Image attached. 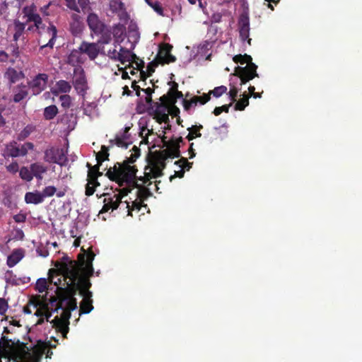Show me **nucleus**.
<instances>
[{
    "label": "nucleus",
    "instance_id": "obj_1",
    "mask_svg": "<svg viewBox=\"0 0 362 362\" xmlns=\"http://www.w3.org/2000/svg\"><path fill=\"white\" fill-rule=\"evenodd\" d=\"M140 155V148L134 146L129 157H127L122 163H116L113 167H110L107 170L106 176L110 180L117 182L119 187L122 188L119 190L118 194H114L113 197L104 194V196H108V197L104 199V205L100 211V214L106 213L110 209L113 211L119 209L120 210H127V216H132L129 202L127 201L122 202V199L131 192L137 185L135 179L138 170L136 166L133 164Z\"/></svg>",
    "mask_w": 362,
    "mask_h": 362
},
{
    "label": "nucleus",
    "instance_id": "obj_63",
    "mask_svg": "<svg viewBox=\"0 0 362 362\" xmlns=\"http://www.w3.org/2000/svg\"><path fill=\"white\" fill-rule=\"evenodd\" d=\"M37 28V33L40 37H42L44 33H46V28H47L45 23L42 22V19L41 18V25Z\"/></svg>",
    "mask_w": 362,
    "mask_h": 362
},
{
    "label": "nucleus",
    "instance_id": "obj_42",
    "mask_svg": "<svg viewBox=\"0 0 362 362\" xmlns=\"http://www.w3.org/2000/svg\"><path fill=\"white\" fill-rule=\"evenodd\" d=\"M175 165H178L180 168H182L184 170L185 169L187 170H189V169L192 166V163H190L187 160L186 158H181L175 162Z\"/></svg>",
    "mask_w": 362,
    "mask_h": 362
},
{
    "label": "nucleus",
    "instance_id": "obj_24",
    "mask_svg": "<svg viewBox=\"0 0 362 362\" xmlns=\"http://www.w3.org/2000/svg\"><path fill=\"white\" fill-rule=\"evenodd\" d=\"M30 168L32 171L33 177H35L37 180H40L42 179V175L47 171V167L44 164L38 162L32 163L30 165Z\"/></svg>",
    "mask_w": 362,
    "mask_h": 362
},
{
    "label": "nucleus",
    "instance_id": "obj_29",
    "mask_svg": "<svg viewBox=\"0 0 362 362\" xmlns=\"http://www.w3.org/2000/svg\"><path fill=\"white\" fill-rule=\"evenodd\" d=\"M81 54L83 52H81L79 48L78 49H73L68 56V63L75 66L76 64L81 62Z\"/></svg>",
    "mask_w": 362,
    "mask_h": 362
},
{
    "label": "nucleus",
    "instance_id": "obj_48",
    "mask_svg": "<svg viewBox=\"0 0 362 362\" xmlns=\"http://www.w3.org/2000/svg\"><path fill=\"white\" fill-rule=\"evenodd\" d=\"M31 133V127L27 126L25 127L18 135V140L19 141H23L27 137L29 136V135Z\"/></svg>",
    "mask_w": 362,
    "mask_h": 362
},
{
    "label": "nucleus",
    "instance_id": "obj_22",
    "mask_svg": "<svg viewBox=\"0 0 362 362\" xmlns=\"http://www.w3.org/2000/svg\"><path fill=\"white\" fill-rule=\"evenodd\" d=\"M139 178V177L136 175L135 182L137 185L134 188H137L136 199L144 202V200L152 195V193L148 188L143 186V183L141 185L138 184L137 181H140Z\"/></svg>",
    "mask_w": 362,
    "mask_h": 362
},
{
    "label": "nucleus",
    "instance_id": "obj_49",
    "mask_svg": "<svg viewBox=\"0 0 362 362\" xmlns=\"http://www.w3.org/2000/svg\"><path fill=\"white\" fill-rule=\"evenodd\" d=\"M56 162H53V163H57L60 165H63L65 164L66 161L67 160V158L64 153V151L62 149H59V153L56 156Z\"/></svg>",
    "mask_w": 362,
    "mask_h": 362
},
{
    "label": "nucleus",
    "instance_id": "obj_19",
    "mask_svg": "<svg viewBox=\"0 0 362 362\" xmlns=\"http://www.w3.org/2000/svg\"><path fill=\"white\" fill-rule=\"evenodd\" d=\"M45 34L48 35L50 37L48 42L40 46V49L43 50L45 48H49L52 49L56 42L57 36V30L55 25L52 23H49V26L46 28Z\"/></svg>",
    "mask_w": 362,
    "mask_h": 362
},
{
    "label": "nucleus",
    "instance_id": "obj_31",
    "mask_svg": "<svg viewBox=\"0 0 362 362\" xmlns=\"http://www.w3.org/2000/svg\"><path fill=\"white\" fill-rule=\"evenodd\" d=\"M6 76L11 83H14L24 77L23 72L18 71L14 69H9L6 72Z\"/></svg>",
    "mask_w": 362,
    "mask_h": 362
},
{
    "label": "nucleus",
    "instance_id": "obj_12",
    "mask_svg": "<svg viewBox=\"0 0 362 362\" xmlns=\"http://www.w3.org/2000/svg\"><path fill=\"white\" fill-rule=\"evenodd\" d=\"M110 10L112 13L117 14L119 19L127 23L129 19L124 4L121 0H110L109 3Z\"/></svg>",
    "mask_w": 362,
    "mask_h": 362
},
{
    "label": "nucleus",
    "instance_id": "obj_10",
    "mask_svg": "<svg viewBox=\"0 0 362 362\" xmlns=\"http://www.w3.org/2000/svg\"><path fill=\"white\" fill-rule=\"evenodd\" d=\"M52 339L54 341V344H52L50 341H43L42 340L37 341L36 345L34 347L33 351L39 356L41 357L43 354L46 355V358H51L53 354L52 351L49 349H54L57 347L58 344V339L55 337H52Z\"/></svg>",
    "mask_w": 362,
    "mask_h": 362
},
{
    "label": "nucleus",
    "instance_id": "obj_20",
    "mask_svg": "<svg viewBox=\"0 0 362 362\" xmlns=\"http://www.w3.org/2000/svg\"><path fill=\"white\" fill-rule=\"evenodd\" d=\"M139 59V57L134 54L131 52L128 49L120 47L119 54L117 56V61L120 62L122 64L127 62L131 63V61Z\"/></svg>",
    "mask_w": 362,
    "mask_h": 362
},
{
    "label": "nucleus",
    "instance_id": "obj_30",
    "mask_svg": "<svg viewBox=\"0 0 362 362\" xmlns=\"http://www.w3.org/2000/svg\"><path fill=\"white\" fill-rule=\"evenodd\" d=\"M59 148H55L54 147L47 148L45 151L44 159L45 161L50 163H53V162H56L57 161L56 156H57V154H59Z\"/></svg>",
    "mask_w": 362,
    "mask_h": 362
},
{
    "label": "nucleus",
    "instance_id": "obj_39",
    "mask_svg": "<svg viewBox=\"0 0 362 362\" xmlns=\"http://www.w3.org/2000/svg\"><path fill=\"white\" fill-rule=\"evenodd\" d=\"M243 95V98L238 100L235 105V110H244L245 108L249 105L250 96L247 95L246 93H244Z\"/></svg>",
    "mask_w": 362,
    "mask_h": 362
},
{
    "label": "nucleus",
    "instance_id": "obj_33",
    "mask_svg": "<svg viewBox=\"0 0 362 362\" xmlns=\"http://www.w3.org/2000/svg\"><path fill=\"white\" fill-rule=\"evenodd\" d=\"M58 113V108L54 105L46 107L44 110L43 116L46 120L54 119Z\"/></svg>",
    "mask_w": 362,
    "mask_h": 362
},
{
    "label": "nucleus",
    "instance_id": "obj_26",
    "mask_svg": "<svg viewBox=\"0 0 362 362\" xmlns=\"http://www.w3.org/2000/svg\"><path fill=\"white\" fill-rule=\"evenodd\" d=\"M24 257L23 250H14L7 258V265L9 267H14Z\"/></svg>",
    "mask_w": 362,
    "mask_h": 362
},
{
    "label": "nucleus",
    "instance_id": "obj_8",
    "mask_svg": "<svg viewBox=\"0 0 362 362\" xmlns=\"http://www.w3.org/2000/svg\"><path fill=\"white\" fill-rule=\"evenodd\" d=\"M73 86L79 95H86L88 86L84 69L81 66H76L74 69Z\"/></svg>",
    "mask_w": 362,
    "mask_h": 362
},
{
    "label": "nucleus",
    "instance_id": "obj_7",
    "mask_svg": "<svg viewBox=\"0 0 362 362\" xmlns=\"http://www.w3.org/2000/svg\"><path fill=\"white\" fill-rule=\"evenodd\" d=\"M34 144L31 142H25L23 144L12 141L6 144L2 156L4 158H17L25 156L29 150H33Z\"/></svg>",
    "mask_w": 362,
    "mask_h": 362
},
{
    "label": "nucleus",
    "instance_id": "obj_23",
    "mask_svg": "<svg viewBox=\"0 0 362 362\" xmlns=\"http://www.w3.org/2000/svg\"><path fill=\"white\" fill-rule=\"evenodd\" d=\"M43 201V195L39 191L29 192L25 194V202L27 204H39Z\"/></svg>",
    "mask_w": 362,
    "mask_h": 362
},
{
    "label": "nucleus",
    "instance_id": "obj_16",
    "mask_svg": "<svg viewBox=\"0 0 362 362\" xmlns=\"http://www.w3.org/2000/svg\"><path fill=\"white\" fill-rule=\"evenodd\" d=\"M87 23L90 30L95 35L103 33L107 25L99 18L95 13H90L87 17Z\"/></svg>",
    "mask_w": 362,
    "mask_h": 362
},
{
    "label": "nucleus",
    "instance_id": "obj_50",
    "mask_svg": "<svg viewBox=\"0 0 362 362\" xmlns=\"http://www.w3.org/2000/svg\"><path fill=\"white\" fill-rule=\"evenodd\" d=\"M159 100V103H163V105H166L168 107L169 104H173L172 95H170L168 92L167 94L162 95Z\"/></svg>",
    "mask_w": 362,
    "mask_h": 362
},
{
    "label": "nucleus",
    "instance_id": "obj_47",
    "mask_svg": "<svg viewBox=\"0 0 362 362\" xmlns=\"http://www.w3.org/2000/svg\"><path fill=\"white\" fill-rule=\"evenodd\" d=\"M232 105V103H229L228 105H224L221 107H216L213 111V113L216 116H218L221 115L223 112L228 113L229 111V107Z\"/></svg>",
    "mask_w": 362,
    "mask_h": 362
},
{
    "label": "nucleus",
    "instance_id": "obj_61",
    "mask_svg": "<svg viewBox=\"0 0 362 362\" xmlns=\"http://www.w3.org/2000/svg\"><path fill=\"white\" fill-rule=\"evenodd\" d=\"M184 175H185V170L182 168H181L178 171H175V174L170 175V177L169 178L170 181L172 182L173 180L175 179V177L182 178L184 177Z\"/></svg>",
    "mask_w": 362,
    "mask_h": 362
},
{
    "label": "nucleus",
    "instance_id": "obj_34",
    "mask_svg": "<svg viewBox=\"0 0 362 362\" xmlns=\"http://www.w3.org/2000/svg\"><path fill=\"white\" fill-rule=\"evenodd\" d=\"M57 92L68 93L71 90V84L65 80H59L56 83Z\"/></svg>",
    "mask_w": 362,
    "mask_h": 362
},
{
    "label": "nucleus",
    "instance_id": "obj_38",
    "mask_svg": "<svg viewBox=\"0 0 362 362\" xmlns=\"http://www.w3.org/2000/svg\"><path fill=\"white\" fill-rule=\"evenodd\" d=\"M20 177L27 182H30L33 179V175L30 168L23 166L19 170Z\"/></svg>",
    "mask_w": 362,
    "mask_h": 362
},
{
    "label": "nucleus",
    "instance_id": "obj_15",
    "mask_svg": "<svg viewBox=\"0 0 362 362\" xmlns=\"http://www.w3.org/2000/svg\"><path fill=\"white\" fill-rule=\"evenodd\" d=\"M22 13L23 14V19H25V23L30 22H35L40 24L41 17L37 12V8L34 4L25 6L22 8Z\"/></svg>",
    "mask_w": 362,
    "mask_h": 362
},
{
    "label": "nucleus",
    "instance_id": "obj_45",
    "mask_svg": "<svg viewBox=\"0 0 362 362\" xmlns=\"http://www.w3.org/2000/svg\"><path fill=\"white\" fill-rule=\"evenodd\" d=\"M227 87L225 86H221L216 87L214 90L209 92V94H212L214 97L218 98L221 96L223 93H226Z\"/></svg>",
    "mask_w": 362,
    "mask_h": 362
},
{
    "label": "nucleus",
    "instance_id": "obj_32",
    "mask_svg": "<svg viewBox=\"0 0 362 362\" xmlns=\"http://www.w3.org/2000/svg\"><path fill=\"white\" fill-rule=\"evenodd\" d=\"M98 35L101 36L97 42L98 45L109 44L112 40V33L107 27L105 28L103 33H98Z\"/></svg>",
    "mask_w": 362,
    "mask_h": 362
},
{
    "label": "nucleus",
    "instance_id": "obj_25",
    "mask_svg": "<svg viewBox=\"0 0 362 362\" xmlns=\"http://www.w3.org/2000/svg\"><path fill=\"white\" fill-rule=\"evenodd\" d=\"M54 309V306H52L51 303L45 304L43 303L41 309H37L35 312V315L37 317H45L47 322H50L49 318L51 317Z\"/></svg>",
    "mask_w": 362,
    "mask_h": 362
},
{
    "label": "nucleus",
    "instance_id": "obj_58",
    "mask_svg": "<svg viewBox=\"0 0 362 362\" xmlns=\"http://www.w3.org/2000/svg\"><path fill=\"white\" fill-rule=\"evenodd\" d=\"M118 54L119 52L117 51L115 47L112 49H109L107 53V56L114 61H117Z\"/></svg>",
    "mask_w": 362,
    "mask_h": 362
},
{
    "label": "nucleus",
    "instance_id": "obj_46",
    "mask_svg": "<svg viewBox=\"0 0 362 362\" xmlns=\"http://www.w3.org/2000/svg\"><path fill=\"white\" fill-rule=\"evenodd\" d=\"M28 95V91L25 89H21L19 91L14 94L13 101L15 103H19L23 100Z\"/></svg>",
    "mask_w": 362,
    "mask_h": 362
},
{
    "label": "nucleus",
    "instance_id": "obj_11",
    "mask_svg": "<svg viewBox=\"0 0 362 362\" xmlns=\"http://www.w3.org/2000/svg\"><path fill=\"white\" fill-rule=\"evenodd\" d=\"M48 81V75L46 74H38L32 81L28 82V86L33 95H38L43 91Z\"/></svg>",
    "mask_w": 362,
    "mask_h": 362
},
{
    "label": "nucleus",
    "instance_id": "obj_62",
    "mask_svg": "<svg viewBox=\"0 0 362 362\" xmlns=\"http://www.w3.org/2000/svg\"><path fill=\"white\" fill-rule=\"evenodd\" d=\"M211 95L209 93L208 94H204L201 96H197V98H200L199 100V103L202 105L206 104L207 102H209L211 99Z\"/></svg>",
    "mask_w": 362,
    "mask_h": 362
},
{
    "label": "nucleus",
    "instance_id": "obj_28",
    "mask_svg": "<svg viewBox=\"0 0 362 362\" xmlns=\"http://www.w3.org/2000/svg\"><path fill=\"white\" fill-rule=\"evenodd\" d=\"M160 63L156 59L155 60L150 62L147 66V72L148 74H146L143 70L141 71L140 76L141 79L145 81L147 77L150 76L154 71L156 66H158Z\"/></svg>",
    "mask_w": 362,
    "mask_h": 362
},
{
    "label": "nucleus",
    "instance_id": "obj_52",
    "mask_svg": "<svg viewBox=\"0 0 362 362\" xmlns=\"http://www.w3.org/2000/svg\"><path fill=\"white\" fill-rule=\"evenodd\" d=\"M101 165L102 164H100V163H97L96 165L92 166L89 163H87L86 167L88 168V174L90 175L91 173L92 175H95L96 173H98Z\"/></svg>",
    "mask_w": 362,
    "mask_h": 362
},
{
    "label": "nucleus",
    "instance_id": "obj_2",
    "mask_svg": "<svg viewBox=\"0 0 362 362\" xmlns=\"http://www.w3.org/2000/svg\"><path fill=\"white\" fill-rule=\"evenodd\" d=\"M65 279L69 278L67 281L68 285H74L71 289V293L76 295L78 291L80 295L83 296V300L80 305V314H88L93 309V300L91 299L92 292L89 291L91 287V283L90 281V277L93 276L94 270L93 264H91V258L88 261V267L85 269V271L81 269L74 262H71L69 264L65 265ZM67 284V283H66Z\"/></svg>",
    "mask_w": 362,
    "mask_h": 362
},
{
    "label": "nucleus",
    "instance_id": "obj_27",
    "mask_svg": "<svg viewBox=\"0 0 362 362\" xmlns=\"http://www.w3.org/2000/svg\"><path fill=\"white\" fill-rule=\"evenodd\" d=\"M203 129V126L202 124L192 126L191 127L187 128L189 131V134L186 136V139L189 141L193 140L197 137H201L202 134L200 133V130Z\"/></svg>",
    "mask_w": 362,
    "mask_h": 362
},
{
    "label": "nucleus",
    "instance_id": "obj_55",
    "mask_svg": "<svg viewBox=\"0 0 362 362\" xmlns=\"http://www.w3.org/2000/svg\"><path fill=\"white\" fill-rule=\"evenodd\" d=\"M238 89L237 88H235V86L232 87L230 89L228 94H229V96H230L232 103L236 101V98L238 96Z\"/></svg>",
    "mask_w": 362,
    "mask_h": 362
},
{
    "label": "nucleus",
    "instance_id": "obj_14",
    "mask_svg": "<svg viewBox=\"0 0 362 362\" xmlns=\"http://www.w3.org/2000/svg\"><path fill=\"white\" fill-rule=\"evenodd\" d=\"M238 28L240 37L242 41L247 40L248 45L251 44V38L250 35V19L247 14H242L238 21Z\"/></svg>",
    "mask_w": 362,
    "mask_h": 362
},
{
    "label": "nucleus",
    "instance_id": "obj_6",
    "mask_svg": "<svg viewBox=\"0 0 362 362\" xmlns=\"http://www.w3.org/2000/svg\"><path fill=\"white\" fill-rule=\"evenodd\" d=\"M69 288L67 291L59 293L57 296H53L50 299L52 306H54L53 312H58L59 310L65 308L69 311H73L77 308V301L74 298L75 295L71 293V289L74 285H69Z\"/></svg>",
    "mask_w": 362,
    "mask_h": 362
},
{
    "label": "nucleus",
    "instance_id": "obj_5",
    "mask_svg": "<svg viewBox=\"0 0 362 362\" xmlns=\"http://www.w3.org/2000/svg\"><path fill=\"white\" fill-rule=\"evenodd\" d=\"M233 60L236 64H247V65L244 67L237 66L235 69L234 76H238L241 81V85L245 84L247 82L250 80L255 78V77H258V74L257 73V66L254 64L252 61V57L247 54H237L233 57Z\"/></svg>",
    "mask_w": 362,
    "mask_h": 362
},
{
    "label": "nucleus",
    "instance_id": "obj_41",
    "mask_svg": "<svg viewBox=\"0 0 362 362\" xmlns=\"http://www.w3.org/2000/svg\"><path fill=\"white\" fill-rule=\"evenodd\" d=\"M49 281V280L47 279H45V278H41V279H37L35 286H36V289L40 293H43L47 290V288H48V281Z\"/></svg>",
    "mask_w": 362,
    "mask_h": 362
},
{
    "label": "nucleus",
    "instance_id": "obj_13",
    "mask_svg": "<svg viewBox=\"0 0 362 362\" xmlns=\"http://www.w3.org/2000/svg\"><path fill=\"white\" fill-rule=\"evenodd\" d=\"M173 46L168 43L163 44L157 54L156 59L161 64H170L176 61V57L171 54Z\"/></svg>",
    "mask_w": 362,
    "mask_h": 362
},
{
    "label": "nucleus",
    "instance_id": "obj_18",
    "mask_svg": "<svg viewBox=\"0 0 362 362\" xmlns=\"http://www.w3.org/2000/svg\"><path fill=\"white\" fill-rule=\"evenodd\" d=\"M28 23L21 22L18 19H15L13 23V40L17 42L20 40H25V34L26 32V25Z\"/></svg>",
    "mask_w": 362,
    "mask_h": 362
},
{
    "label": "nucleus",
    "instance_id": "obj_57",
    "mask_svg": "<svg viewBox=\"0 0 362 362\" xmlns=\"http://www.w3.org/2000/svg\"><path fill=\"white\" fill-rule=\"evenodd\" d=\"M6 169L11 173H16L19 170V166L17 162H13L6 166Z\"/></svg>",
    "mask_w": 362,
    "mask_h": 362
},
{
    "label": "nucleus",
    "instance_id": "obj_36",
    "mask_svg": "<svg viewBox=\"0 0 362 362\" xmlns=\"http://www.w3.org/2000/svg\"><path fill=\"white\" fill-rule=\"evenodd\" d=\"M127 139L128 138L117 134L114 140H110V141L111 144L115 143L118 147L127 148L128 146L131 144L127 141Z\"/></svg>",
    "mask_w": 362,
    "mask_h": 362
},
{
    "label": "nucleus",
    "instance_id": "obj_3",
    "mask_svg": "<svg viewBox=\"0 0 362 362\" xmlns=\"http://www.w3.org/2000/svg\"><path fill=\"white\" fill-rule=\"evenodd\" d=\"M183 141L180 136L177 141H171L170 148H165L155 153L152 159L148 160V165L144 168V175L140 176L139 180L143 184L151 185V179L160 177L163 175V170L166 168V160L168 158H179L180 156V144Z\"/></svg>",
    "mask_w": 362,
    "mask_h": 362
},
{
    "label": "nucleus",
    "instance_id": "obj_9",
    "mask_svg": "<svg viewBox=\"0 0 362 362\" xmlns=\"http://www.w3.org/2000/svg\"><path fill=\"white\" fill-rule=\"evenodd\" d=\"M62 313L60 317L56 316L50 323L57 332H61L64 338H66V335L69 330V318L71 317V311L67 309H61Z\"/></svg>",
    "mask_w": 362,
    "mask_h": 362
},
{
    "label": "nucleus",
    "instance_id": "obj_17",
    "mask_svg": "<svg viewBox=\"0 0 362 362\" xmlns=\"http://www.w3.org/2000/svg\"><path fill=\"white\" fill-rule=\"evenodd\" d=\"M81 52L88 56L89 59L94 60L100 53V48L97 43L82 42L79 46Z\"/></svg>",
    "mask_w": 362,
    "mask_h": 362
},
{
    "label": "nucleus",
    "instance_id": "obj_56",
    "mask_svg": "<svg viewBox=\"0 0 362 362\" xmlns=\"http://www.w3.org/2000/svg\"><path fill=\"white\" fill-rule=\"evenodd\" d=\"M142 206H143V202L140 201L139 199H136L135 200L132 202V205H130V208L132 209V211L134 209L139 211Z\"/></svg>",
    "mask_w": 362,
    "mask_h": 362
},
{
    "label": "nucleus",
    "instance_id": "obj_43",
    "mask_svg": "<svg viewBox=\"0 0 362 362\" xmlns=\"http://www.w3.org/2000/svg\"><path fill=\"white\" fill-rule=\"evenodd\" d=\"M61 105L65 109L69 108L71 105V98L69 95L64 94L59 97Z\"/></svg>",
    "mask_w": 362,
    "mask_h": 362
},
{
    "label": "nucleus",
    "instance_id": "obj_35",
    "mask_svg": "<svg viewBox=\"0 0 362 362\" xmlns=\"http://www.w3.org/2000/svg\"><path fill=\"white\" fill-rule=\"evenodd\" d=\"M109 148L105 146H102L100 151L96 153L97 163L102 164L105 160H109Z\"/></svg>",
    "mask_w": 362,
    "mask_h": 362
},
{
    "label": "nucleus",
    "instance_id": "obj_60",
    "mask_svg": "<svg viewBox=\"0 0 362 362\" xmlns=\"http://www.w3.org/2000/svg\"><path fill=\"white\" fill-rule=\"evenodd\" d=\"M168 84L171 86L168 90L170 95H173L175 92L178 90V84L175 81H169Z\"/></svg>",
    "mask_w": 362,
    "mask_h": 362
},
{
    "label": "nucleus",
    "instance_id": "obj_59",
    "mask_svg": "<svg viewBox=\"0 0 362 362\" xmlns=\"http://www.w3.org/2000/svg\"><path fill=\"white\" fill-rule=\"evenodd\" d=\"M168 112L173 117H177L180 114V109L173 104L170 107H168Z\"/></svg>",
    "mask_w": 362,
    "mask_h": 362
},
{
    "label": "nucleus",
    "instance_id": "obj_40",
    "mask_svg": "<svg viewBox=\"0 0 362 362\" xmlns=\"http://www.w3.org/2000/svg\"><path fill=\"white\" fill-rule=\"evenodd\" d=\"M147 4L151 6L154 11H156L158 15L161 16H164L163 8L160 4V3L158 1H153L151 0H145Z\"/></svg>",
    "mask_w": 362,
    "mask_h": 362
},
{
    "label": "nucleus",
    "instance_id": "obj_21",
    "mask_svg": "<svg viewBox=\"0 0 362 362\" xmlns=\"http://www.w3.org/2000/svg\"><path fill=\"white\" fill-rule=\"evenodd\" d=\"M100 185L98 179L95 175H87V183L86 185L85 194L87 197L92 196L95 192L96 187Z\"/></svg>",
    "mask_w": 362,
    "mask_h": 362
},
{
    "label": "nucleus",
    "instance_id": "obj_54",
    "mask_svg": "<svg viewBox=\"0 0 362 362\" xmlns=\"http://www.w3.org/2000/svg\"><path fill=\"white\" fill-rule=\"evenodd\" d=\"M8 308L7 301L2 298H0V315H4Z\"/></svg>",
    "mask_w": 362,
    "mask_h": 362
},
{
    "label": "nucleus",
    "instance_id": "obj_53",
    "mask_svg": "<svg viewBox=\"0 0 362 362\" xmlns=\"http://www.w3.org/2000/svg\"><path fill=\"white\" fill-rule=\"evenodd\" d=\"M65 1L66 3V6L69 8L78 13L80 12L79 8L75 0H65Z\"/></svg>",
    "mask_w": 362,
    "mask_h": 362
},
{
    "label": "nucleus",
    "instance_id": "obj_51",
    "mask_svg": "<svg viewBox=\"0 0 362 362\" xmlns=\"http://www.w3.org/2000/svg\"><path fill=\"white\" fill-rule=\"evenodd\" d=\"M153 118L156 119V122L159 124H161L162 122H166L169 119L168 113V112H163L158 115H154Z\"/></svg>",
    "mask_w": 362,
    "mask_h": 362
},
{
    "label": "nucleus",
    "instance_id": "obj_37",
    "mask_svg": "<svg viewBox=\"0 0 362 362\" xmlns=\"http://www.w3.org/2000/svg\"><path fill=\"white\" fill-rule=\"evenodd\" d=\"M168 107L166 105H163V103L156 102L154 105L149 110L150 114L153 115H158L163 112H168Z\"/></svg>",
    "mask_w": 362,
    "mask_h": 362
},
{
    "label": "nucleus",
    "instance_id": "obj_64",
    "mask_svg": "<svg viewBox=\"0 0 362 362\" xmlns=\"http://www.w3.org/2000/svg\"><path fill=\"white\" fill-rule=\"evenodd\" d=\"M13 219L17 223H23L26 220V216L23 214H18L13 216Z\"/></svg>",
    "mask_w": 362,
    "mask_h": 362
},
{
    "label": "nucleus",
    "instance_id": "obj_4",
    "mask_svg": "<svg viewBox=\"0 0 362 362\" xmlns=\"http://www.w3.org/2000/svg\"><path fill=\"white\" fill-rule=\"evenodd\" d=\"M83 252H81L78 255V260H72L70 259L66 255H64L60 260H57L54 264L55 268L50 269L48 272V280L51 284H54L57 286V289L63 290V292L68 290L69 286L68 284H65V280H69V278L67 279L65 277V265L69 264L71 262H74L76 264L78 267L81 268V269L85 271L86 267H88V261L91 257V264H93V261L95 256V253H93V250H81ZM66 283H69L66 281Z\"/></svg>",
    "mask_w": 362,
    "mask_h": 362
},
{
    "label": "nucleus",
    "instance_id": "obj_44",
    "mask_svg": "<svg viewBox=\"0 0 362 362\" xmlns=\"http://www.w3.org/2000/svg\"><path fill=\"white\" fill-rule=\"evenodd\" d=\"M57 192V188L54 186L45 187L41 194L43 195V199L45 197H52Z\"/></svg>",
    "mask_w": 362,
    "mask_h": 362
}]
</instances>
